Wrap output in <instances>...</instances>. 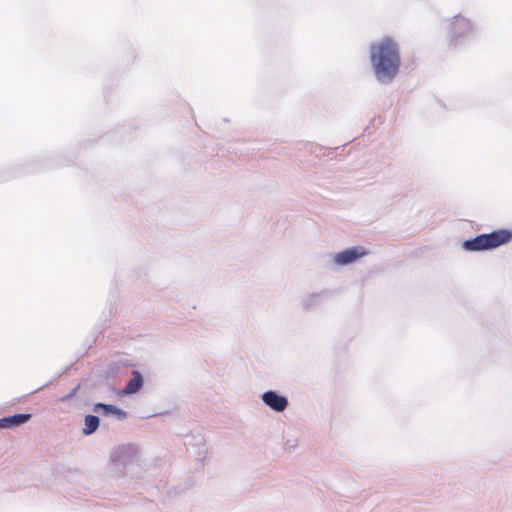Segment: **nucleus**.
<instances>
[{"instance_id": "obj_1", "label": "nucleus", "mask_w": 512, "mask_h": 512, "mask_svg": "<svg viewBox=\"0 0 512 512\" xmlns=\"http://www.w3.org/2000/svg\"><path fill=\"white\" fill-rule=\"evenodd\" d=\"M370 58L376 79L383 83H390L398 74L400 55L398 45L391 38H383L370 47Z\"/></svg>"}, {"instance_id": "obj_2", "label": "nucleus", "mask_w": 512, "mask_h": 512, "mask_svg": "<svg viewBox=\"0 0 512 512\" xmlns=\"http://www.w3.org/2000/svg\"><path fill=\"white\" fill-rule=\"evenodd\" d=\"M112 471L118 478L134 477L141 472V450L135 444L116 447L110 456Z\"/></svg>"}, {"instance_id": "obj_3", "label": "nucleus", "mask_w": 512, "mask_h": 512, "mask_svg": "<svg viewBox=\"0 0 512 512\" xmlns=\"http://www.w3.org/2000/svg\"><path fill=\"white\" fill-rule=\"evenodd\" d=\"M512 239V231L500 229L491 233L479 234L472 239L465 240L462 248L469 252L487 251L498 248Z\"/></svg>"}, {"instance_id": "obj_4", "label": "nucleus", "mask_w": 512, "mask_h": 512, "mask_svg": "<svg viewBox=\"0 0 512 512\" xmlns=\"http://www.w3.org/2000/svg\"><path fill=\"white\" fill-rule=\"evenodd\" d=\"M367 251L360 246L349 247L333 255V262L338 266H346L354 263L359 258L365 256Z\"/></svg>"}, {"instance_id": "obj_5", "label": "nucleus", "mask_w": 512, "mask_h": 512, "mask_svg": "<svg viewBox=\"0 0 512 512\" xmlns=\"http://www.w3.org/2000/svg\"><path fill=\"white\" fill-rule=\"evenodd\" d=\"M262 402L275 412H283L289 405L288 398L275 390H268L260 396Z\"/></svg>"}, {"instance_id": "obj_6", "label": "nucleus", "mask_w": 512, "mask_h": 512, "mask_svg": "<svg viewBox=\"0 0 512 512\" xmlns=\"http://www.w3.org/2000/svg\"><path fill=\"white\" fill-rule=\"evenodd\" d=\"M32 415L29 413H19L11 416L3 417L0 419V429L15 428L21 426L31 419Z\"/></svg>"}, {"instance_id": "obj_7", "label": "nucleus", "mask_w": 512, "mask_h": 512, "mask_svg": "<svg viewBox=\"0 0 512 512\" xmlns=\"http://www.w3.org/2000/svg\"><path fill=\"white\" fill-rule=\"evenodd\" d=\"M327 297V292L322 291L319 293H311L306 296H304L301 299V307L303 310H312L320 307L324 301V299Z\"/></svg>"}, {"instance_id": "obj_8", "label": "nucleus", "mask_w": 512, "mask_h": 512, "mask_svg": "<svg viewBox=\"0 0 512 512\" xmlns=\"http://www.w3.org/2000/svg\"><path fill=\"white\" fill-rule=\"evenodd\" d=\"M94 412H102L103 415H115L119 420H123L126 418L127 413L112 404H104V403H95L93 406Z\"/></svg>"}, {"instance_id": "obj_9", "label": "nucleus", "mask_w": 512, "mask_h": 512, "mask_svg": "<svg viewBox=\"0 0 512 512\" xmlns=\"http://www.w3.org/2000/svg\"><path fill=\"white\" fill-rule=\"evenodd\" d=\"M471 29L469 21L466 19L456 16L451 24V40L454 41L456 37L464 35Z\"/></svg>"}, {"instance_id": "obj_10", "label": "nucleus", "mask_w": 512, "mask_h": 512, "mask_svg": "<svg viewBox=\"0 0 512 512\" xmlns=\"http://www.w3.org/2000/svg\"><path fill=\"white\" fill-rule=\"evenodd\" d=\"M133 377L126 384L122 393L125 395H131L137 393L143 386V377L139 371H133Z\"/></svg>"}, {"instance_id": "obj_11", "label": "nucleus", "mask_w": 512, "mask_h": 512, "mask_svg": "<svg viewBox=\"0 0 512 512\" xmlns=\"http://www.w3.org/2000/svg\"><path fill=\"white\" fill-rule=\"evenodd\" d=\"M100 420L95 415L85 416V428L82 430L83 435L93 434L99 427Z\"/></svg>"}, {"instance_id": "obj_12", "label": "nucleus", "mask_w": 512, "mask_h": 512, "mask_svg": "<svg viewBox=\"0 0 512 512\" xmlns=\"http://www.w3.org/2000/svg\"><path fill=\"white\" fill-rule=\"evenodd\" d=\"M298 443H297V439H288L287 442H286V446H287V449L289 450H294L296 447H297Z\"/></svg>"}, {"instance_id": "obj_13", "label": "nucleus", "mask_w": 512, "mask_h": 512, "mask_svg": "<svg viewBox=\"0 0 512 512\" xmlns=\"http://www.w3.org/2000/svg\"><path fill=\"white\" fill-rule=\"evenodd\" d=\"M76 390H77V388H76V389H74L72 392H70V394H69V395H67L66 397H64V398H63V400H65V399H69V398L73 397V396L75 395V393H76Z\"/></svg>"}]
</instances>
